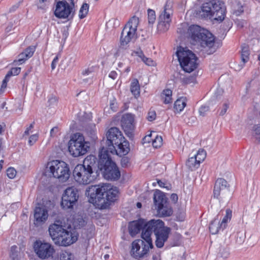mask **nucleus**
I'll list each match as a JSON object with an SVG mask.
<instances>
[{"label": "nucleus", "instance_id": "nucleus-51", "mask_svg": "<svg viewBox=\"0 0 260 260\" xmlns=\"http://www.w3.org/2000/svg\"><path fill=\"white\" fill-rule=\"evenodd\" d=\"M129 164V158L127 157H123L121 159V165L122 167H126Z\"/></svg>", "mask_w": 260, "mask_h": 260}, {"label": "nucleus", "instance_id": "nucleus-45", "mask_svg": "<svg viewBox=\"0 0 260 260\" xmlns=\"http://www.w3.org/2000/svg\"><path fill=\"white\" fill-rule=\"evenodd\" d=\"M50 4V2H48V3L47 4L44 1L42 2L41 0H39V2L37 4V7L39 9L45 10L47 9V8H48Z\"/></svg>", "mask_w": 260, "mask_h": 260}, {"label": "nucleus", "instance_id": "nucleus-13", "mask_svg": "<svg viewBox=\"0 0 260 260\" xmlns=\"http://www.w3.org/2000/svg\"><path fill=\"white\" fill-rule=\"evenodd\" d=\"M34 251L42 260L52 258L55 253L53 246L49 243L37 240L34 244Z\"/></svg>", "mask_w": 260, "mask_h": 260}, {"label": "nucleus", "instance_id": "nucleus-26", "mask_svg": "<svg viewBox=\"0 0 260 260\" xmlns=\"http://www.w3.org/2000/svg\"><path fill=\"white\" fill-rule=\"evenodd\" d=\"M130 90L132 94L136 99L139 97L140 94V86L137 79H134L132 81L130 86Z\"/></svg>", "mask_w": 260, "mask_h": 260}, {"label": "nucleus", "instance_id": "nucleus-41", "mask_svg": "<svg viewBox=\"0 0 260 260\" xmlns=\"http://www.w3.org/2000/svg\"><path fill=\"white\" fill-rule=\"evenodd\" d=\"M17 249L16 246H13L11 248L10 257L12 260H21V258L18 256Z\"/></svg>", "mask_w": 260, "mask_h": 260}, {"label": "nucleus", "instance_id": "nucleus-8", "mask_svg": "<svg viewBox=\"0 0 260 260\" xmlns=\"http://www.w3.org/2000/svg\"><path fill=\"white\" fill-rule=\"evenodd\" d=\"M47 170L49 171V176H52L62 182L66 181L70 176L69 168L63 161L54 160L48 162Z\"/></svg>", "mask_w": 260, "mask_h": 260}, {"label": "nucleus", "instance_id": "nucleus-9", "mask_svg": "<svg viewBox=\"0 0 260 260\" xmlns=\"http://www.w3.org/2000/svg\"><path fill=\"white\" fill-rule=\"evenodd\" d=\"M89 148L84 136L79 133L74 134L68 143L69 151L74 157L85 154Z\"/></svg>", "mask_w": 260, "mask_h": 260}, {"label": "nucleus", "instance_id": "nucleus-64", "mask_svg": "<svg viewBox=\"0 0 260 260\" xmlns=\"http://www.w3.org/2000/svg\"><path fill=\"white\" fill-rule=\"evenodd\" d=\"M192 79V78H186L184 79V82L186 84H189L191 82V80Z\"/></svg>", "mask_w": 260, "mask_h": 260}, {"label": "nucleus", "instance_id": "nucleus-49", "mask_svg": "<svg viewBox=\"0 0 260 260\" xmlns=\"http://www.w3.org/2000/svg\"><path fill=\"white\" fill-rule=\"evenodd\" d=\"M172 95V91L169 89H166L163 90L162 93V98L164 97H171Z\"/></svg>", "mask_w": 260, "mask_h": 260}, {"label": "nucleus", "instance_id": "nucleus-6", "mask_svg": "<svg viewBox=\"0 0 260 260\" xmlns=\"http://www.w3.org/2000/svg\"><path fill=\"white\" fill-rule=\"evenodd\" d=\"M180 65L185 72L191 73L198 67V57L187 48L180 46L176 52Z\"/></svg>", "mask_w": 260, "mask_h": 260}, {"label": "nucleus", "instance_id": "nucleus-37", "mask_svg": "<svg viewBox=\"0 0 260 260\" xmlns=\"http://www.w3.org/2000/svg\"><path fill=\"white\" fill-rule=\"evenodd\" d=\"M219 255L223 258L226 259L230 256V248L228 247H222L220 248Z\"/></svg>", "mask_w": 260, "mask_h": 260}, {"label": "nucleus", "instance_id": "nucleus-38", "mask_svg": "<svg viewBox=\"0 0 260 260\" xmlns=\"http://www.w3.org/2000/svg\"><path fill=\"white\" fill-rule=\"evenodd\" d=\"M148 20L149 24H153L156 20L155 12L154 10L149 9L147 10Z\"/></svg>", "mask_w": 260, "mask_h": 260}, {"label": "nucleus", "instance_id": "nucleus-59", "mask_svg": "<svg viewBox=\"0 0 260 260\" xmlns=\"http://www.w3.org/2000/svg\"><path fill=\"white\" fill-rule=\"evenodd\" d=\"M171 199L174 202H176L178 201V196L176 193H173L171 196Z\"/></svg>", "mask_w": 260, "mask_h": 260}, {"label": "nucleus", "instance_id": "nucleus-12", "mask_svg": "<svg viewBox=\"0 0 260 260\" xmlns=\"http://www.w3.org/2000/svg\"><path fill=\"white\" fill-rule=\"evenodd\" d=\"M79 198L78 189L74 187H68L64 191L61 202V206L64 210H72Z\"/></svg>", "mask_w": 260, "mask_h": 260}, {"label": "nucleus", "instance_id": "nucleus-55", "mask_svg": "<svg viewBox=\"0 0 260 260\" xmlns=\"http://www.w3.org/2000/svg\"><path fill=\"white\" fill-rule=\"evenodd\" d=\"M135 53L137 56L140 57L141 59V60H142L143 58H144V57H145V55L144 54L143 52L140 49L135 51Z\"/></svg>", "mask_w": 260, "mask_h": 260}, {"label": "nucleus", "instance_id": "nucleus-14", "mask_svg": "<svg viewBox=\"0 0 260 260\" xmlns=\"http://www.w3.org/2000/svg\"><path fill=\"white\" fill-rule=\"evenodd\" d=\"M173 14L172 4L171 2H167L164 7V10L158 18L157 29L161 32L167 31L170 26L171 21V16Z\"/></svg>", "mask_w": 260, "mask_h": 260}, {"label": "nucleus", "instance_id": "nucleus-21", "mask_svg": "<svg viewBox=\"0 0 260 260\" xmlns=\"http://www.w3.org/2000/svg\"><path fill=\"white\" fill-rule=\"evenodd\" d=\"M48 217V211L44 206L36 207L34 210V224L39 225L45 222Z\"/></svg>", "mask_w": 260, "mask_h": 260}, {"label": "nucleus", "instance_id": "nucleus-15", "mask_svg": "<svg viewBox=\"0 0 260 260\" xmlns=\"http://www.w3.org/2000/svg\"><path fill=\"white\" fill-rule=\"evenodd\" d=\"M93 172L87 169L85 167L77 165L73 171V174L75 180L80 184L86 185L89 184L93 180L92 176Z\"/></svg>", "mask_w": 260, "mask_h": 260}, {"label": "nucleus", "instance_id": "nucleus-47", "mask_svg": "<svg viewBox=\"0 0 260 260\" xmlns=\"http://www.w3.org/2000/svg\"><path fill=\"white\" fill-rule=\"evenodd\" d=\"M209 110L208 106H202L199 109V113L201 115L204 116L207 112Z\"/></svg>", "mask_w": 260, "mask_h": 260}, {"label": "nucleus", "instance_id": "nucleus-7", "mask_svg": "<svg viewBox=\"0 0 260 260\" xmlns=\"http://www.w3.org/2000/svg\"><path fill=\"white\" fill-rule=\"evenodd\" d=\"M54 15L59 19L72 20L76 14L75 2L66 0H59L54 4Z\"/></svg>", "mask_w": 260, "mask_h": 260}, {"label": "nucleus", "instance_id": "nucleus-56", "mask_svg": "<svg viewBox=\"0 0 260 260\" xmlns=\"http://www.w3.org/2000/svg\"><path fill=\"white\" fill-rule=\"evenodd\" d=\"M11 70L13 72V76H16L20 73L21 68L19 67L13 68L11 69Z\"/></svg>", "mask_w": 260, "mask_h": 260}, {"label": "nucleus", "instance_id": "nucleus-57", "mask_svg": "<svg viewBox=\"0 0 260 260\" xmlns=\"http://www.w3.org/2000/svg\"><path fill=\"white\" fill-rule=\"evenodd\" d=\"M117 77V73L115 71H111L109 74V77L114 80Z\"/></svg>", "mask_w": 260, "mask_h": 260}, {"label": "nucleus", "instance_id": "nucleus-61", "mask_svg": "<svg viewBox=\"0 0 260 260\" xmlns=\"http://www.w3.org/2000/svg\"><path fill=\"white\" fill-rule=\"evenodd\" d=\"M58 131L57 127H53L50 131V135L51 136H54Z\"/></svg>", "mask_w": 260, "mask_h": 260}, {"label": "nucleus", "instance_id": "nucleus-11", "mask_svg": "<svg viewBox=\"0 0 260 260\" xmlns=\"http://www.w3.org/2000/svg\"><path fill=\"white\" fill-rule=\"evenodd\" d=\"M139 23V18L134 16L125 25L120 36L121 46L126 45L135 38Z\"/></svg>", "mask_w": 260, "mask_h": 260}, {"label": "nucleus", "instance_id": "nucleus-2", "mask_svg": "<svg viewBox=\"0 0 260 260\" xmlns=\"http://www.w3.org/2000/svg\"><path fill=\"white\" fill-rule=\"evenodd\" d=\"M106 136V146H103L102 148L108 150L109 153L123 156L129 152V142L118 128L111 127L107 132Z\"/></svg>", "mask_w": 260, "mask_h": 260}, {"label": "nucleus", "instance_id": "nucleus-19", "mask_svg": "<svg viewBox=\"0 0 260 260\" xmlns=\"http://www.w3.org/2000/svg\"><path fill=\"white\" fill-rule=\"evenodd\" d=\"M78 240L77 234L71 230H65L59 236V239L56 242V245L62 246H68L75 243Z\"/></svg>", "mask_w": 260, "mask_h": 260}, {"label": "nucleus", "instance_id": "nucleus-25", "mask_svg": "<svg viewBox=\"0 0 260 260\" xmlns=\"http://www.w3.org/2000/svg\"><path fill=\"white\" fill-rule=\"evenodd\" d=\"M97 158L93 155H88L84 160L83 164L81 165L85 167L87 169H90V171L93 172V169L96 166ZM98 166V164H97Z\"/></svg>", "mask_w": 260, "mask_h": 260}, {"label": "nucleus", "instance_id": "nucleus-46", "mask_svg": "<svg viewBox=\"0 0 260 260\" xmlns=\"http://www.w3.org/2000/svg\"><path fill=\"white\" fill-rule=\"evenodd\" d=\"M142 61L148 66H154L155 64V62L151 58L146 57L145 56Z\"/></svg>", "mask_w": 260, "mask_h": 260}, {"label": "nucleus", "instance_id": "nucleus-24", "mask_svg": "<svg viewBox=\"0 0 260 260\" xmlns=\"http://www.w3.org/2000/svg\"><path fill=\"white\" fill-rule=\"evenodd\" d=\"M167 198L162 191L156 190L153 194V201L155 208L157 209L162 207V205L167 204Z\"/></svg>", "mask_w": 260, "mask_h": 260}, {"label": "nucleus", "instance_id": "nucleus-43", "mask_svg": "<svg viewBox=\"0 0 260 260\" xmlns=\"http://www.w3.org/2000/svg\"><path fill=\"white\" fill-rule=\"evenodd\" d=\"M156 112L154 110L150 109L148 112L147 119L149 121H152L156 118Z\"/></svg>", "mask_w": 260, "mask_h": 260}, {"label": "nucleus", "instance_id": "nucleus-34", "mask_svg": "<svg viewBox=\"0 0 260 260\" xmlns=\"http://www.w3.org/2000/svg\"><path fill=\"white\" fill-rule=\"evenodd\" d=\"M89 10V5L87 3H83L80 9L79 12V17L80 19L85 18L88 14Z\"/></svg>", "mask_w": 260, "mask_h": 260}, {"label": "nucleus", "instance_id": "nucleus-4", "mask_svg": "<svg viewBox=\"0 0 260 260\" xmlns=\"http://www.w3.org/2000/svg\"><path fill=\"white\" fill-rule=\"evenodd\" d=\"M98 167L102 171L105 179L116 181L120 177V172L116 163L112 159L108 150L102 148L99 153Z\"/></svg>", "mask_w": 260, "mask_h": 260}, {"label": "nucleus", "instance_id": "nucleus-31", "mask_svg": "<svg viewBox=\"0 0 260 260\" xmlns=\"http://www.w3.org/2000/svg\"><path fill=\"white\" fill-rule=\"evenodd\" d=\"M249 49L247 45H244L242 47L241 51V59L244 66L245 63L247 62L249 59Z\"/></svg>", "mask_w": 260, "mask_h": 260}, {"label": "nucleus", "instance_id": "nucleus-17", "mask_svg": "<svg viewBox=\"0 0 260 260\" xmlns=\"http://www.w3.org/2000/svg\"><path fill=\"white\" fill-rule=\"evenodd\" d=\"M159 223L160 224L157 225L154 235L156 237L155 245L157 248H160L164 246L165 242L167 241L171 233V229L165 226L164 222Z\"/></svg>", "mask_w": 260, "mask_h": 260}, {"label": "nucleus", "instance_id": "nucleus-33", "mask_svg": "<svg viewBox=\"0 0 260 260\" xmlns=\"http://www.w3.org/2000/svg\"><path fill=\"white\" fill-rule=\"evenodd\" d=\"M154 135V139H152V144L154 147H160L162 144V138L161 136L157 135L155 132H153Z\"/></svg>", "mask_w": 260, "mask_h": 260}, {"label": "nucleus", "instance_id": "nucleus-62", "mask_svg": "<svg viewBox=\"0 0 260 260\" xmlns=\"http://www.w3.org/2000/svg\"><path fill=\"white\" fill-rule=\"evenodd\" d=\"M110 108L111 110L113 111H116L117 110V106L116 104H115L114 103H111L110 104Z\"/></svg>", "mask_w": 260, "mask_h": 260}, {"label": "nucleus", "instance_id": "nucleus-44", "mask_svg": "<svg viewBox=\"0 0 260 260\" xmlns=\"http://www.w3.org/2000/svg\"><path fill=\"white\" fill-rule=\"evenodd\" d=\"M7 176L10 179L15 178L16 175V171L13 168H9L7 170Z\"/></svg>", "mask_w": 260, "mask_h": 260}, {"label": "nucleus", "instance_id": "nucleus-27", "mask_svg": "<svg viewBox=\"0 0 260 260\" xmlns=\"http://www.w3.org/2000/svg\"><path fill=\"white\" fill-rule=\"evenodd\" d=\"M209 231L211 234L215 235L217 234L220 231H223L224 229L221 228L220 222L218 219H215L211 222L209 225Z\"/></svg>", "mask_w": 260, "mask_h": 260}, {"label": "nucleus", "instance_id": "nucleus-32", "mask_svg": "<svg viewBox=\"0 0 260 260\" xmlns=\"http://www.w3.org/2000/svg\"><path fill=\"white\" fill-rule=\"evenodd\" d=\"M232 217V211L230 209H227L225 210V215L224 216L221 221L220 222L221 228L225 229L228 223L231 220Z\"/></svg>", "mask_w": 260, "mask_h": 260}, {"label": "nucleus", "instance_id": "nucleus-35", "mask_svg": "<svg viewBox=\"0 0 260 260\" xmlns=\"http://www.w3.org/2000/svg\"><path fill=\"white\" fill-rule=\"evenodd\" d=\"M74 255L69 251H61L60 253V260H74Z\"/></svg>", "mask_w": 260, "mask_h": 260}, {"label": "nucleus", "instance_id": "nucleus-30", "mask_svg": "<svg viewBox=\"0 0 260 260\" xmlns=\"http://www.w3.org/2000/svg\"><path fill=\"white\" fill-rule=\"evenodd\" d=\"M200 164L193 155L190 156L186 162V166L190 170L193 171L198 168Z\"/></svg>", "mask_w": 260, "mask_h": 260}, {"label": "nucleus", "instance_id": "nucleus-23", "mask_svg": "<svg viewBox=\"0 0 260 260\" xmlns=\"http://www.w3.org/2000/svg\"><path fill=\"white\" fill-rule=\"evenodd\" d=\"M145 222V219H139L131 222L128 225V231L131 236H135L141 230L143 231V225Z\"/></svg>", "mask_w": 260, "mask_h": 260}, {"label": "nucleus", "instance_id": "nucleus-58", "mask_svg": "<svg viewBox=\"0 0 260 260\" xmlns=\"http://www.w3.org/2000/svg\"><path fill=\"white\" fill-rule=\"evenodd\" d=\"M93 72L92 68H88L87 69H85V70L83 71L82 74L83 75L86 76L92 73Z\"/></svg>", "mask_w": 260, "mask_h": 260}, {"label": "nucleus", "instance_id": "nucleus-10", "mask_svg": "<svg viewBox=\"0 0 260 260\" xmlns=\"http://www.w3.org/2000/svg\"><path fill=\"white\" fill-rule=\"evenodd\" d=\"M153 247L152 242H149L143 239L135 240L132 243L130 253L134 258L141 260L147 257L149 249Z\"/></svg>", "mask_w": 260, "mask_h": 260}, {"label": "nucleus", "instance_id": "nucleus-48", "mask_svg": "<svg viewBox=\"0 0 260 260\" xmlns=\"http://www.w3.org/2000/svg\"><path fill=\"white\" fill-rule=\"evenodd\" d=\"M38 138V136L37 135H32L30 136L28 140V144L30 146H32L35 144V143L37 141Z\"/></svg>", "mask_w": 260, "mask_h": 260}, {"label": "nucleus", "instance_id": "nucleus-28", "mask_svg": "<svg viewBox=\"0 0 260 260\" xmlns=\"http://www.w3.org/2000/svg\"><path fill=\"white\" fill-rule=\"evenodd\" d=\"M157 214L160 217L170 216L173 213V210L171 208L168 207L167 204L162 205V207L157 209Z\"/></svg>", "mask_w": 260, "mask_h": 260}, {"label": "nucleus", "instance_id": "nucleus-22", "mask_svg": "<svg viewBox=\"0 0 260 260\" xmlns=\"http://www.w3.org/2000/svg\"><path fill=\"white\" fill-rule=\"evenodd\" d=\"M60 223L59 221H57L50 225L48 229L49 235L55 244L56 241L58 240L59 236L66 230L64 226Z\"/></svg>", "mask_w": 260, "mask_h": 260}, {"label": "nucleus", "instance_id": "nucleus-16", "mask_svg": "<svg viewBox=\"0 0 260 260\" xmlns=\"http://www.w3.org/2000/svg\"><path fill=\"white\" fill-rule=\"evenodd\" d=\"M230 184L223 178H218L214 184L213 197L219 201L230 194Z\"/></svg>", "mask_w": 260, "mask_h": 260}, {"label": "nucleus", "instance_id": "nucleus-42", "mask_svg": "<svg viewBox=\"0 0 260 260\" xmlns=\"http://www.w3.org/2000/svg\"><path fill=\"white\" fill-rule=\"evenodd\" d=\"M36 50V47L34 46H30L26 48L23 51L28 59L30 58L34 54Z\"/></svg>", "mask_w": 260, "mask_h": 260}, {"label": "nucleus", "instance_id": "nucleus-40", "mask_svg": "<svg viewBox=\"0 0 260 260\" xmlns=\"http://www.w3.org/2000/svg\"><path fill=\"white\" fill-rule=\"evenodd\" d=\"M28 59V58H27V56L25 55V54L22 52L18 55L17 59L15 60L14 62L16 64H21Z\"/></svg>", "mask_w": 260, "mask_h": 260}, {"label": "nucleus", "instance_id": "nucleus-50", "mask_svg": "<svg viewBox=\"0 0 260 260\" xmlns=\"http://www.w3.org/2000/svg\"><path fill=\"white\" fill-rule=\"evenodd\" d=\"M229 104L227 103H224L223 105L222 109L221 110V111L219 113V115L220 116H223L224 114H225V113L226 112V111H227L228 109L229 108Z\"/></svg>", "mask_w": 260, "mask_h": 260}, {"label": "nucleus", "instance_id": "nucleus-54", "mask_svg": "<svg viewBox=\"0 0 260 260\" xmlns=\"http://www.w3.org/2000/svg\"><path fill=\"white\" fill-rule=\"evenodd\" d=\"M9 80H10V79L5 77L3 81L2 85H1V90H4L6 88L7 83L9 81Z\"/></svg>", "mask_w": 260, "mask_h": 260}, {"label": "nucleus", "instance_id": "nucleus-39", "mask_svg": "<svg viewBox=\"0 0 260 260\" xmlns=\"http://www.w3.org/2000/svg\"><path fill=\"white\" fill-rule=\"evenodd\" d=\"M253 131L255 139L260 143V124L254 125L253 126Z\"/></svg>", "mask_w": 260, "mask_h": 260}, {"label": "nucleus", "instance_id": "nucleus-36", "mask_svg": "<svg viewBox=\"0 0 260 260\" xmlns=\"http://www.w3.org/2000/svg\"><path fill=\"white\" fill-rule=\"evenodd\" d=\"M195 157H197V159L201 164L203 162L206 158V152L202 149H200L198 150L196 154L193 155Z\"/></svg>", "mask_w": 260, "mask_h": 260}, {"label": "nucleus", "instance_id": "nucleus-5", "mask_svg": "<svg viewBox=\"0 0 260 260\" xmlns=\"http://www.w3.org/2000/svg\"><path fill=\"white\" fill-rule=\"evenodd\" d=\"M199 15L202 18L214 19L221 22L225 16V9L221 6L219 1L212 0L202 4Z\"/></svg>", "mask_w": 260, "mask_h": 260}, {"label": "nucleus", "instance_id": "nucleus-63", "mask_svg": "<svg viewBox=\"0 0 260 260\" xmlns=\"http://www.w3.org/2000/svg\"><path fill=\"white\" fill-rule=\"evenodd\" d=\"M12 76H13V72L11 70V69L8 71V72L7 73V74H6L5 77L7 78H9L10 79V77Z\"/></svg>", "mask_w": 260, "mask_h": 260}, {"label": "nucleus", "instance_id": "nucleus-29", "mask_svg": "<svg viewBox=\"0 0 260 260\" xmlns=\"http://www.w3.org/2000/svg\"><path fill=\"white\" fill-rule=\"evenodd\" d=\"M186 101L187 100L185 97H181L177 99L174 104L175 110L178 113L181 112L186 105Z\"/></svg>", "mask_w": 260, "mask_h": 260}, {"label": "nucleus", "instance_id": "nucleus-20", "mask_svg": "<svg viewBox=\"0 0 260 260\" xmlns=\"http://www.w3.org/2000/svg\"><path fill=\"white\" fill-rule=\"evenodd\" d=\"M134 115L124 114L121 119V125L126 134L132 135L135 129Z\"/></svg>", "mask_w": 260, "mask_h": 260}, {"label": "nucleus", "instance_id": "nucleus-53", "mask_svg": "<svg viewBox=\"0 0 260 260\" xmlns=\"http://www.w3.org/2000/svg\"><path fill=\"white\" fill-rule=\"evenodd\" d=\"M58 57L57 56H56L54 58L53 60H52L51 64L52 70H54L55 69L56 64L58 63Z\"/></svg>", "mask_w": 260, "mask_h": 260}, {"label": "nucleus", "instance_id": "nucleus-60", "mask_svg": "<svg viewBox=\"0 0 260 260\" xmlns=\"http://www.w3.org/2000/svg\"><path fill=\"white\" fill-rule=\"evenodd\" d=\"M164 103L166 104H170L172 102V96L171 97H164Z\"/></svg>", "mask_w": 260, "mask_h": 260}, {"label": "nucleus", "instance_id": "nucleus-3", "mask_svg": "<svg viewBox=\"0 0 260 260\" xmlns=\"http://www.w3.org/2000/svg\"><path fill=\"white\" fill-rule=\"evenodd\" d=\"M187 35L192 43L205 49L207 54L215 52V37L208 30L197 25H192L188 28Z\"/></svg>", "mask_w": 260, "mask_h": 260}, {"label": "nucleus", "instance_id": "nucleus-1", "mask_svg": "<svg viewBox=\"0 0 260 260\" xmlns=\"http://www.w3.org/2000/svg\"><path fill=\"white\" fill-rule=\"evenodd\" d=\"M118 192L117 188L110 184H105L101 186H91L85 191V195L88 197L89 201L92 204L105 208L107 204L114 202Z\"/></svg>", "mask_w": 260, "mask_h": 260}, {"label": "nucleus", "instance_id": "nucleus-52", "mask_svg": "<svg viewBox=\"0 0 260 260\" xmlns=\"http://www.w3.org/2000/svg\"><path fill=\"white\" fill-rule=\"evenodd\" d=\"M153 135H154L152 133L150 134L149 135L145 136L143 139V141H144V143H150L152 142V139L151 138L153 136Z\"/></svg>", "mask_w": 260, "mask_h": 260}, {"label": "nucleus", "instance_id": "nucleus-18", "mask_svg": "<svg viewBox=\"0 0 260 260\" xmlns=\"http://www.w3.org/2000/svg\"><path fill=\"white\" fill-rule=\"evenodd\" d=\"M161 220L157 219H151L150 221L146 222L145 220V222L143 225V231L141 234V237L142 239L149 242H152L151 235L152 233H154L156 231V227L157 225L160 224L159 222H162Z\"/></svg>", "mask_w": 260, "mask_h": 260}]
</instances>
